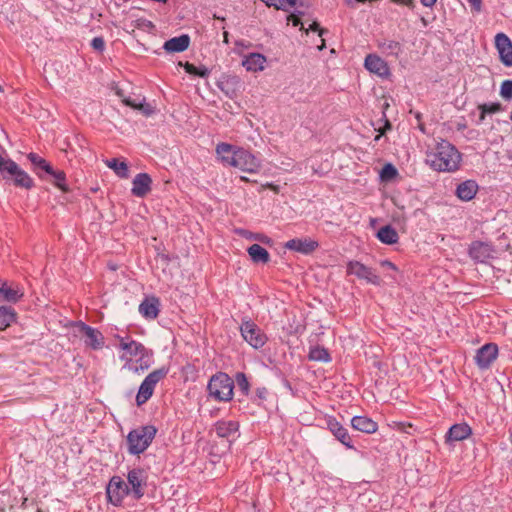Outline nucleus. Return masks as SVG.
<instances>
[{"label": "nucleus", "mask_w": 512, "mask_h": 512, "mask_svg": "<svg viewBox=\"0 0 512 512\" xmlns=\"http://www.w3.org/2000/svg\"><path fill=\"white\" fill-rule=\"evenodd\" d=\"M461 153L447 140H441L426 155V162L438 172H454L459 169Z\"/></svg>", "instance_id": "1"}, {"label": "nucleus", "mask_w": 512, "mask_h": 512, "mask_svg": "<svg viewBox=\"0 0 512 512\" xmlns=\"http://www.w3.org/2000/svg\"><path fill=\"white\" fill-rule=\"evenodd\" d=\"M157 433L153 425L139 426L131 430L127 435L128 452L131 455L143 453L151 444Z\"/></svg>", "instance_id": "2"}, {"label": "nucleus", "mask_w": 512, "mask_h": 512, "mask_svg": "<svg viewBox=\"0 0 512 512\" xmlns=\"http://www.w3.org/2000/svg\"><path fill=\"white\" fill-rule=\"evenodd\" d=\"M0 173L4 180L12 181L17 187L31 189L34 186L33 179L21 169L12 159H5L0 155Z\"/></svg>", "instance_id": "3"}, {"label": "nucleus", "mask_w": 512, "mask_h": 512, "mask_svg": "<svg viewBox=\"0 0 512 512\" xmlns=\"http://www.w3.org/2000/svg\"><path fill=\"white\" fill-rule=\"evenodd\" d=\"M234 382L223 372L213 375L208 383L209 395L218 401H229L233 396Z\"/></svg>", "instance_id": "4"}, {"label": "nucleus", "mask_w": 512, "mask_h": 512, "mask_svg": "<svg viewBox=\"0 0 512 512\" xmlns=\"http://www.w3.org/2000/svg\"><path fill=\"white\" fill-rule=\"evenodd\" d=\"M168 374V368L161 367L149 373L141 383L136 395V403L138 406L146 403L153 395L155 386L159 381L164 379Z\"/></svg>", "instance_id": "5"}, {"label": "nucleus", "mask_w": 512, "mask_h": 512, "mask_svg": "<svg viewBox=\"0 0 512 512\" xmlns=\"http://www.w3.org/2000/svg\"><path fill=\"white\" fill-rule=\"evenodd\" d=\"M240 331L244 340L255 349L263 347L267 341L266 335L251 320L243 321L240 326Z\"/></svg>", "instance_id": "6"}, {"label": "nucleus", "mask_w": 512, "mask_h": 512, "mask_svg": "<svg viewBox=\"0 0 512 512\" xmlns=\"http://www.w3.org/2000/svg\"><path fill=\"white\" fill-rule=\"evenodd\" d=\"M76 329L81 338L84 339L86 346L94 350L101 349L104 346V337L99 330L88 326L84 322H78Z\"/></svg>", "instance_id": "7"}, {"label": "nucleus", "mask_w": 512, "mask_h": 512, "mask_svg": "<svg viewBox=\"0 0 512 512\" xmlns=\"http://www.w3.org/2000/svg\"><path fill=\"white\" fill-rule=\"evenodd\" d=\"M233 159L234 160L231 164L232 167L239 168L240 170L249 173L257 172L261 165L258 158L242 148L237 149L236 155Z\"/></svg>", "instance_id": "8"}, {"label": "nucleus", "mask_w": 512, "mask_h": 512, "mask_svg": "<svg viewBox=\"0 0 512 512\" xmlns=\"http://www.w3.org/2000/svg\"><path fill=\"white\" fill-rule=\"evenodd\" d=\"M347 273L355 275L358 279L367 281L373 285H380L381 279L376 272L358 261H350L347 264Z\"/></svg>", "instance_id": "9"}, {"label": "nucleus", "mask_w": 512, "mask_h": 512, "mask_svg": "<svg viewBox=\"0 0 512 512\" xmlns=\"http://www.w3.org/2000/svg\"><path fill=\"white\" fill-rule=\"evenodd\" d=\"M128 492L127 484L118 476L111 478L106 490L108 500L114 506L121 505Z\"/></svg>", "instance_id": "10"}, {"label": "nucleus", "mask_w": 512, "mask_h": 512, "mask_svg": "<svg viewBox=\"0 0 512 512\" xmlns=\"http://www.w3.org/2000/svg\"><path fill=\"white\" fill-rule=\"evenodd\" d=\"M495 48L498 51L501 63L506 67L512 66V41L505 33H497L495 36Z\"/></svg>", "instance_id": "11"}, {"label": "nucleus", "mask_w": 512, "mask_h": 512, "mask_svg": "<svg viewBox=\"0 0 512 512\" xmlns=\"http://www.w3.org/2000/svg\"><path fill=\"white\" fill-rule=\"evenodd\" d=\"M364 67L370 73H373L383 79H386L391 75L387 62L376 54H368L365 57Z\"/></svg>", "instance_id": "12"}, {"label": "nucleus", "mask_w": 512, "mask_h": 512, "mask_svg": "<svg viewBox=\"0 0 512 512\" xmlns=\"http://www.w3.org/2000/svg\"><path fill=\"white\" fill-rule=\"evenodd\" d=\"M216 85L228 98L234 99L241 89V80L236 75L223 74Z\"/></svg>", "instance_id": "13"}, {"label": "nucleus", "mask_w": 512, "mask_h": 512, "mask_svg": "<svg viewBox=\"0 0 512 512\" xmlns=\"http://www.w3.org/2000/svg\"><path fill=\"white\" fill-rule=\"evenodd\" d=\"M498 355V346L494 343H488L483 345L480 349L477 350L475 361L476 364L482 368H488L491 363L497 358Z\"/></svg>", "instance_id": "14"}, {"label": "nucleus", "mask_w": 512, "mask_h": 512, "mask_svg": "<svg viewBox=\"0 0 512 512\" xmlns=\"http://www.w3.org/2000/svg\"><path fill=\"white\" fill-rule=\"evenodd\" d=\"M319 244L309 238H295L291 239L285 244V248L293 250L305 255L311 254L318 248Z\"/></svg>", "instance_id": "15"}, {"label": "nucleus", "mask_w": 512, "mask_h": 512, "mask_svg": "<svg viewBox=\"0 0 512 512\" xmlns=\"http://www.w3.org/2000/svg\"><path fill=\"white\" fill-rule=\"evenodd\" d=\"M152 179L147 173L137 174L132 181L131 192L136 197H144L151 190Z\"/></svg>", "instance_id": "16"}, {"label": "nucleus", "mask_w": 512, "mask_h": 512, "mask_svg": "<svg viewBox=\"0 0 512 512\" xmlns=\"http://www.w3.org/2000/svg\"><path fill=\"white\" fill-rule=\"evenodd\" d=\"M327 427L329 431L335 436V438L339 440L343 445L349 449L354 448L347 429L344 428L335 418L330 417L327 420Z\"/></svg>", "instance_id": "17"}, {"label": "nucleus", "mask_w": 512, "mask_h": 512, "mask_svg": "<svg viewBox=\"0 0 512 512\" xmlns=\"http://www.w3.org/2000/svg\"><path fill=\"white\" fill-rule=\"evenodd\" d=\"M468 253L474 261L485 262L490 258L492 249L488 243L482 241H474L470 244Z\"/></svg>", "instance_id": "18"}, {"label": "nucleus", "mask_w": 512, "mask_h": 512, "mask_svg": "<svg viewBox=\"0 0 512 512\" xmlns=\"http://www.w3.org/2000/svg\"><path fill=\"white\" fill-rule=\"evenodd\" d=\"M216 434L221 438H226L231 442L239 430V423L233 420H219L215 423Z\"/></svg>", "instance_id": "19"}, {"label": "nucleus", "mask_w": 512, "mask_h": 512, "mask_svg": "<svg viewBox=\"0 0 512 512\" xmlns=\"http://www.w3.org/2000/svg\"><path fill=\"white\" fill-rule=\"evenodd\" d=\"M127 480L132 488V493L136 499H140L144 492L142 490V484L144 483V471L141 469H133L129 471Z\"/></svg>", "instance_id": "20"}, {"label": "nucleus", "mask_w": 512, "mask_h": 512, "mask_svg": "<svg viewBox=\"0 0 512 512\" xmlns=\"http://www.w3.org/2000/svg\"><path fill=\"white\" fill-rule=\"evenodd\" d=\"M472 433L470 426L466 423L454 424L446 434L447 442L462 441L468 438Z\"/></svg>", "instance_id": "21"}, {"label": "nucleus", "mask_w": 512, "mask_h": 512, "mask_svg": "<svg viewBox=\"0 0 512 512\" xmlns=\"http://www.w3.org/2000/svg\"><path fill=\"white\" fill-rule=\"evenodd\" d=\"M138 9L133 7L130 9V11L127 13V16L124 18V25L127 26V22L131 23V26H134L136 28L142 29L144 31H151L154 29V25L151 21L144 19L142 17H139L137 15Z\"/></svg>", "instance_id": "22"}, {"label": "nucleus", "mask_w": 512, "mask_h": 512, "mask_svg": "<svg viewBox=\"0 0 512 512\" xmlns=\"http://www.w3.org/2000/svg\"><path fill=\"white\" fill-rule=\"evenodd\" d=\"M478 191V184L474 180H466L456 188V195L462 201L472 200Z\"/></svg>", "instance_id": "23"}, {"label": "nucleus", "mask_w": 512, "mask_h": 512, "mask_svg": "<svg viewBox=\"0 0 512 512\" xmlns=\"http://www.w3.org/2000/svg\"><path fill=\"white\" fill-rule=\"evenodd\" d=\"M27 158L33 165V171L42 179H45L44 173H51L52 166L49 162H47L44 158L40 157L36 153H29Z\"/></svg>", "instance_id": "24"}, {"label": "nucleus", "mask_w": 512, "mask_h": 512, "mask_svg": "<svg viewBox=\"0 0 512 512\" xmlns=\"http://www.w3.org/2000/svg\"><path fill=\"white\" fill-rule=\"evenodd\" d=\"M351 425L355 430L367 434H372L377 431V423L366 416H354L351 419Z\"/></svg>", "instance_id": "25"}, {"label": "nucleus", "mask_w": 512, "mask_h": 512, "mask_svg": "<svg viewBox=\"0 0 512 512\" xmlns=\"http://www.w3.org/2000/svg\"><path fill=\"white\" fill-rule=\"evenodd\" d=\"M140 314L147 319H155L159 314V301L155 297L146 298L139 305Z\"/></svg>", "instance_id": "26"}, {"label": "nucleus", "mask_w": 512, "mask_h": 512, "mask_svg": "<svg viewBox=\"0 0 512 512\" xmlns=\"http://www.w3.org/2000/svg\"><path fill=\"white\" fill-rule=\"evenodd\" d=\"M190 44V37L187 34L173 37L164 43V49L168 52H183Z\"/></svg>", "instance_id": "27"}, {"label": "nucleus", "mask_w": 512, "mask_h": 512, "mask_svg": "<svg viewBox=\"0 0 512 512\" xmlns=\"http://www.w3.org/2000/svg\"><path fill=\"white\" fill-rule=\"evenodd\" d=\"M266 63V57L260 53H250L242 61V65L247 71H262L264 64Z\"/></svg>", "instance_id": "28"}, {"label": "nucleus", "mask_w": 512, "mask_h": 512, "mask_svg": "<svg viewBox=\"0 0 512 512\" xmlns=\"http://www.w3.org/2000/svg\"><path fill=\"white\" fill-rule=\"evenodd\" d=\"M119 347L126 351L131 357H139L147 350L144 345L129 338H120Z\"/></svg>", "instance_id": "29"}, {"label": "nucleus", "mask_w": 512, "mask_h": 512, "mask_svg": "<svg viewBox=\"0 0 512 512\" xmlns=\"http://www.w3.org/2000/svg\"><path fill=\"white\" fill-rule=\"evenodd\" d=\"M237 149L231 144L220 143L216 147V153L225 165L231 166L236 155Z\"/></svg>", "instance_id": "30"}, {"label": "nucleus", "mask_w": 512, "mask_h": 512, "mask_svg": "<svg viewBox=\"0 0 512 512\" xmlns=\"http://www.w3.org/2000/svg\"><path fill=\"white\" fill-rule=\"evenodd\" d=\"M303 15V12H300V11H297V13H290L288 16H287V21L288 23L291 22L293 26H298V25H301V30H304L306 33H308V31H318L319 32V36H323L324 33L327 32V30L325 29H321L319 24L314 21L312 24L309 25V28L308 29H305L304 28V25L303 23L301 22V19L300 17Z\"/></svg>", "instance_id": "31"}, {"label": "nucleus", "mask_w": 512, "mask_h": 512, "mask_svg": "<svg viewBox=\"0 0 512 512\" xmlns=\"http://www.w3.org/2000/svg\"><path fill=\"white\" fill-rule=\"evenodd\" d=\"M377 238L384 244L392 245L398 242L399 236L391 225H386L378 230Z\"/></svg>", "instance_id": "32"}, {"label": "nucleus", "mask_w": 512, "mask_h": 512, "mask_svg": "<svg viewBox=\"0 0 512 512\" xmlns=\"http://www.w3.org/2000/svg\"><path fill=\"white\" fill-rule=\"evenodd\" d=\"M247 252L251 258V260L255 263H267L270 260V255L268 251L263 248L259 244H253L248 249Z\"/></svg>", "instance_id": "33"}, {"label": "nucleus", "mask_w": 512, "mask_h": 512, "mask_svg": "<svg viewBox=\"0 0 512 512\" xmlns=\"http://www.w3.org/2000/svg\"><path fill=\"white\" fill-rule=\"evenodd\" d=\"M377 46L384 54L388 56L397 57L402 50L400 42L390 39L378 40Z\"/></svg>", "instance_id": "34"}, {"label": "nucleus", "mask_w": 512, "mask_h": 512, "mask_svg": "<svg viewBox=\"0 0 512 512\" xmlns=\"http://www.w3.org/2000/svg\"><path fill=\"white\" fill-rule=\"evenodd\" d=\"M0 295H2L5 301L17 302L23 296V293L18 289L8 286L6 282H1Z\"/></svg>", "instance_id": "35"}, {"label": "nucleus", "mask_w": 512, "mask_h": 512, "mask_svg": "<svg viewBox=\"0 0 512 512\" xmlns=\"http://www.w3.org/2000/svg\"><path fill=\"white\" fill-rule=\"evenodd\" d=\"M45 175L51 176L53 178V184L57 188H59L62 192H68L69 191V187L66 184V174H65L64 171H62V170H55L52 167V172L51 173H44V176Z\"/></svg>", "instance_id": "36"}, {"label": "nucleus", "mask_w": 512, "mask_h": 512, "mask_svg": "<svg viewBox=\"0 0 512 512\" xmlns=\"http://www.w3.org/2000/svg\"><path fill=\"white\" fill-rule=\"evenodd\" d=\"M122 101L126 106L139 110L145 116H150L154 113L153 107L148 103H137L135 100H132L129 97H124Z\"/></svg>", "instance_id": "37"}, {"label": "nucleus", "mask_w": 512, "mask_h": 512, "mask_svg": "<svg viewBox=\"0 0 512 512\" xmlns=\"http://www.w3.org/2000/svg\"><path fill=\"white\" fill-rule=\"evenodd\" d=\"M106 165L113 169L114 172L121 178H128L129 176V170H128V166L125 162L123 161H119L118 159L116 158H112L110 160H107L106 161Z\"/></svg>", "instance_id": "38"}, {"label": "nucleus", "mask_w": 512, "mask_h": 512, "mask_svg": "<svg viewBox=\"0 0 512 512\" xmlns=\"http://www.w3.org/2000/svg\"><path fill=\"white\" fill-rule=\"evenodd\" d=\"M15 320V312L10 307L1 306L0 307V330L5 329L10 326L12 322Z\"/></svg>", "instance_id": "39"}, {"label": "nucleus", "mask_w": 512, "mask_h": 512, "mask_svg": "<svg viewBox=\"0 0 512 512\" xmlns=\"http://www.w3.org/2000/svg\"><path fill=\"white\" fill-rule=\"evenodd\" d=\"M308 357L312 361L329 362L331 360L327 349L320 346L311 348Z\"/></svg>", "instance_id": "40"}, {"label": "nucleus", "mask_w": 512, "mask_h": 512, "mask_svg": "<svg viewBox=\"0 0 512 512\" xmlns=\"http://www.w3.org/2000/svg\"><path fill=\"white\" fill-rule=\"evenodd\" d=\"M184 68H185V71L188 74L196 75V76H199L201 78H206L210 74V70L207 67H205V66L197 67L194 64H191V63H188V62L184 65Z\"/></svg>", "instance_id": "41"}, {"label": "nucleus", "mask_w": 512, "mask_h": 512, "mask_svg": "<svg viewBox=\"0 0 512 512\" xmlns=\"http://www.w3.org/2000/svg\"><path fill=\"white\" fill-rule=\"evenodd\" d=\"M137 362H139L140 364L139 367L136 366L134 368L135 372H139L140 370L144 371L148 369L152 364V352L147 349L145 353H143V355L139 356Z\"/></svg>", "instance_id": "42"}, {"label": "nucleus", "mask_w": 512, "mask_h": 512, "mask_svg": "<svg viewBox=\"0 0 512 512\" xmlns=\"http://www.w3.org/2000/svg\"><path fill=\"white\" fill-rule=\"evenodd\" d=\"M479 109L481 110L480 121H483L486 114L498 113L502 110V106L500 103L482 104Z\"/></svg>", "instance_id": "43"}, {"label": "nucleus", "mask_w": 512, "mask_h": 512, "mask_svg": "<svg viewBox=\"0 0 512 512\" xmlns=\"http://www.w3.org/2000/svg\"><path fill=\"white\" fill-rule=\"evenodd\" d=\"M235 381L238 388L242 391L244 395H247L249 392V382L246 375L242 372H238L235 376Z\"/></svg>", "instance_id": "44"}, {"label": "nucleus", "mask_w": 512, "mask_h": 512, "mask_svg": "<svg viewBox=\"0 0 512 512\" xmlns=\"http://www.w3.org/2000/svg\"><path fill=\"white\" fill-rule=\"evenodd\" d=\"M267 7H274L276 10H283L290 12L292 8H295L297 2H264Z\"/></svg>", "instance_id": "45"}, {"label": "nucleus", "mask_w": 512, "mask_h": 512, "mask_svg": "<svg viewBox=\"0 0 512 512\" xmlns=\"http://www.w3.org/2000/svg\"><path fill=\"white\" fill-rule=\"evenodd\" d=\"M500 95L506 100H510L512 98V80H505L502 82Z\"/></svg>", "instance_id": "46"}, {"label": "nucleus", "mask_w": 512, "mask_h": 512, "mask_svg": "<svg viewBox=\"0 0 512 512\" xmlns=\"http://www.w3.org/2000/svg\"><path fill=\"white\" fill-rule=\"evenodd\" d=\"M397 175V169L392 164H386L382 171L381 177L382 179L389 180L394 178Z\"/></svg>", "instance_id": "47"}, {"label": "nucleus", "mask_w": 512, "mask_h": 512, "mask_svg": "<svg viewBox=\"0 0 512 512\" xmlns=\"http://www.w3.org/2000/svg\"><path fill=\"white\" fill-rule=\"evenodd\" d=\"M91 46L94 50L102 52L105 48V41L102 37H94L91 41Z\"/></svg>", "instance_id": "48"}, {"label": "nucleus", "mask_w": 512, "mask_h": 512, "mask_svg": "<svg viewBox=\"0 0 512 512\" xmlns=\"http://www.w3.org/2000/svg\"><path fill=\"white\" fill-rule=\"evenodd\" d=\"M392 128L391 123L388 119H385V126L383 129H379V135L376 136L375 140H379L382 135L386 133L387 130H390Z\"/></svg>", "instance_id": "49"}, {"label": "nucleus", "mask_w": 512, "mask_h": 512, "mask_svg": "<svg viewBox=\"0 0 512 512\" xmlns=\"http://www.w3.org/2000/svg\"><path fill=\"white\" fill-rule=\"evenodd\" d=\"M482 9V2H471V10L473 13H478Z\"/></svg>", "instance_id": "50"}, {"label": "nucleus", "mask_w": 512, "mask_h": 512, "mask_svg": "<svg viewBox=\"0 0 512 512\" xmlns=\"http://www.w3.org/2000/svg\"><path fill=\"white\" fill-rule=\"evenodd\" d=\"M254 238L262 243H269L271 239L263 234H256Z\"/></svg>", "instance_id": "51"}, {"label": "nucleus", "mask_w": 512, "mask_h": 512, "mask_svg": "<svg viewBox=\"0 0 512 512\" xmlns=\"http://www.w3.org/2000/svg\"><path fill=\"white\" fill-rule=\"evenodd\" d=\"M380 264L384 268H389V269H392V270H397L396 266L392 262H390L389 260H383V261H381Z\"/></svg>", "instance_id": "52"}, {"label": "nucleus", "mask_w": 512, "mask_h": 512, "mask_svg": "<svg viewBox=\"0 0 512 512\" xmlns=\"http://www.w3.org/2000/svg\"><path fill=\"white\" fill-rule=\"evenodd\" d=\"M256 393H257L259 398L265 399L266 394H267V389L266 388H259V389H257Z\"/></svg>", "instance_id": "53"}, {"label": "nucleus", "mask_w": 512, "mask_h": 512, "mask_svg": "<svg viewBox=\"0 0 512 512\" xmlns=\"http://www.w3.org/2000/svg\"><path fill=\"white\" fill-rule=\"evenodd\" d=\"M213 17H214L215 19H218V20H221V21H225V16H223V15H220V14L214 13V14H213Z\"/></svg>", "instance_id": "54"}, {"label": "nucleus", "mask_w": 512, "mask_h": 512, "mask_svg": "<svg viewBox=\"0 0 512 512\" xmlns=\"http://www.w3.org/2000/svg\"><path fill=\"white\" fill-rule=\"evenodd\" d=\"M436 2H427V1H424L422 2V4L426 7H432Z\"/></svg>", "instance_id": "55"}, {"label": "nucleus", "mask_w": 512, "mask_h": 512, "mask_svg": "<svg viewBox=\"0 0 512 512\" xmlns=\"http://www.w3.org/2000/svg\"><path fill=\"white\" fill-rule=\"evenodd\" d=\"M223 36H224V42L228 43V32L224 31Z\"/></svg>", "instance_id": "56"}, {"label": "nucleus", "mask_w": 512, "mask_h": 512, "mask_svg": "<svg viewBox=\"0 0 512 512\" xmlns=\"http://www.w3.org/2000/svg\"><path fill=\"white\" fill-rule=\"evenodd\" d=\"M325 48V41L322 39V43L320 46H318L319 50H323Z\"/></svg>", "instance_id": "57"}, {"label": "nucleus", "mask_w": 512, "mask_h": 512, "mask_svg": "<svg viewBox=\"0 0 512 512\" xmlns=\"http://www.w3.org/2000/svg\"><path fill=\"white\" fill-rule=\"evenodd\" d=\"M116 93H117L118 96L123 97L121 90H118Z\"/></svg>", "instance_id": "58"}, {"label": "nucleus", "mask_w": 512, "mask_h": 512, "mask_svg": "<svg viewBox=\"0 0 512 512\" xmlns=\"http://www.w3.org/2000/svg\"><path fill=\"white\" fill-rule=\"evenodd\" d=\"M406 3L409 4L412 8H414V5H413L412 1H409V2H406Z\"/></svg>", "instance_id": "59"}, {"label": "nucleus", "mask_w": 512, "mask_h": 512, "mask_svg": "<svg viewBox=\"0 0 512 512\" xmlns=\"http://www.w3.org/2000/svg\"><path fill=\"white\" fill-rule=\"evenodd\" d=\"M460 6L465 9L464 5H463V2H459Z\"/></svg>", "instance_id": "60"}, {"label": "nucleus", "mask_w": 512, "mask_h": 512, "mask_svg": "<svg viewBox=\"0 0 512 512\" xmlns=\"http://www.w3.org/2000/svg\"><path fill=\"white\" fill-rule=\"evenodd\" d=\"M2 12H3V8L1 7V8H0V13H2Z\"/></svg>", "instance_id": "61"}, {"label": "nucleus", "mask_w": 512, "mask_h": 512, "mask_svg": "<svg viewBox=\"0 0 512 512\" xmlns=\"http://www.w3.org/2000/svg\"><path fill=\"white\" fill-rule=\"evenodd\" d=\"M510 119H511V121H512V111H511Z\"/></svg>", "instance_id": "62"}]
</instances>
